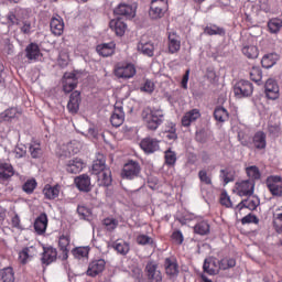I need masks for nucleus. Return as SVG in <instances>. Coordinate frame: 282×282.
<instances>
[{"mask_svg":"<svg viewBox=\"0 0 282 282\" xmlns=\"http://www.w3.org/2000/svg\"><path fill=\"white\" fill-rule=\"evenodd\" d=\"M142 119L149 131H158L160 126L164 122V110L148 107L142 111Z\"/></svg>","mask_w":282,"mask_h":282,"instance_id":"nucleus-1","label":"nucleus"},{"mask_svg":"<svg viewBox=\"0 0 282 282\" xmlns=\"http://www.w3.org/2000/svg\"><path fill=\"white\" fill-rule=\"evenodd\" d=\"M238 140L242 147H248L250 149L252 145L258 151H263L268 147V135L263 131H257L252 137V142L243 132H238Z\"/></svg>","mask_w":282,"mask_h":282,"instance_id":"nucleus-2","label":"nucleus"},{"mask_svg":"<svg viewBox=\"0 0 282 282\" xmlns=\"http://www.w3.org/2000/svg\"><path fill=\"white\" fill-rule=\"evenodd\" d=\"M7 21L10 26L18 25L22 34L30 35L34 32V23L30 19L20 18L19 14L14 12H9L7 14Z\"/></svg>","mask_w":282,"mask_h":282,"instance_id":"nucleus-3","label":"nucleus"},{"mask_svg":"<svg viewBox=\"0 0 282 282\" xmlns=\"http://www.w3.org/2000/svg\"><path fill=\"white\" fill-rule=\"evenodd\" d=\"M135 74V65H133L132 63L120 62L115 66V76L117 78H123L124 80H129V78H133Z\"/></svg>","mask_w":282,"mask_h":282,"instance_id":"nucleus-4","label":"nucleus"},{"mask_svg":"<svg viewBox=\"0 0 282 282\" xmlns=\"http://www.w3.org/2000/svg\"><path fill=\"white\" fill-rule=\"evenodd\" d=\"M252 94H254V85L249 80H239L234 86V95L236 98H250Z\"/></svg>","mask_w":282,"mask_h":282,"instance_id":"nucleus-5","label":"nucleus"},{"mask_svg":"<svg viewBox=\"0 0 282 282\" xmlns=\"http://www.w3.org/2000/svg\"><path fill=\"white\" fill-rule=\"evenodd\" d=\"M142 172V167L138 161L130 160L123 165L121 171L122 180H135L140 177V173Z\"/></svg>","mask_w":282,"mask_h":282,"instance_id":"nucleus-6","label":"nucleus"},{"mask_svg":"<svg viewBox=\"0 0 282 282\" xmlns=\"http://www.w3.org/2000/svg\"><path fill=\"white\" fill-rule=\"evenodd\" d=\"M140 149L145 153V155H153L160 149V140L152 137L143 138L140 141Z\"/></svg>","mask_w":282,"mask_h":282,"instance_id":"nucleus-7","label":"nucleus"},{"mask_svg":"<svg viewBox=\"0 0 282 282\" xmlns=\"http://www.w3.org/2000/svg\"><path fill=\"white\" fill-rule=\"evenodd\" d=\"M236 191L239 197H252L254 195V181L245 180L236 183Z\"/></svg>","mask_w":282,"mask_h":282,"instance_id":"nucleus-8","label":"nucleus"},{"mask_svg":"<svg viewBox=\"0 0 282 282\" xmlns=\"http://www.w3.org/2000/svg\"><path fill=\"white\" fill-rule=\"evenodd\" d=\"M105 268H107V261L105 259L99 258L89 262L88 269L86 271L87 276H98L105 272Z\"/></svg>","mask_w":282,"mask_h":282,"instance_id":"nucleus-9","label":"nucleus"},{"mask_svg":"<svg viewBox=\"0 0 282 282\" xmlns=\"http://www.w3.org/2000/svg\"><path fill=\"white\" fill-rule=\"evenodd\" d=\"M267 186L271 195L274 197H282V177L281 176H269L267 178Z\"/></svg>","mask_w":282,"mask_h":282,"instance_id":"nucleus-10","label":"nucleus"},{"mask_svg":"<svg viewBox=\"0 0 282 282\" xmlns=\"http://www.w3.org/2000/svg\"><path fill=\"white\" fill-rule=\"evenodd\" d=\"M145 274L149 282H162V271L158 269V263L150 261L145 265Z\"/></svg>","mask_w":282,"mask_h":282,"instance_id":"nucleus-11","label":"nucleus"},{"mask_svg":"<svg viewBox=\"0 0 282 282\" xmlns=\"http://www.w3.org/2000/svg\"><path fill=\"white\" fill-rule=\"evenodd\" d=\"M164 269L169 279H177L180 274V264H177V260H175V258H165Z\"/></svg>","mask_w":282,"mask_h":282,"instance_id":"nucleus-12","label":"nucleus"},{"mask_svg":"<svg viewBox=\"0 0 282 282\" xmlns=\"http://www.w3.org/2000/svg\"><path fill=\"white\" fill-rule=\"evenodd\" d=\"M78 86L76 73H65L63 76V89L65 94H70Z\"/></svg>","mask_w":282,"mask_h":282,"instance_id":"nucleus-13","label":"nucleus"},{"mask_svg":"<svg viewBox=\"0 0 282 282\" xmlns=\"http://www.w3.org/2000/svg\"><path fill=\"white\" fill-rule=\"evenodd\" d=\"M264 91L269 100H276L280 96L279 84L276 83V80L272 78L268 79L264 85Z\"/></svg>","mask_w":282,"mask_h":282,"instance_id":"nucleus-14","label":"nucleus"},{"mask_svg":"<svg viewBox=\"0 0 282 282\" xmlns=\"http://www.w3.org/2000/svg\"><path fill=\"white\" fill-rule=\"evenodd\" d=\"M25 56L28 61H31V63H36V61H39V58L43 56L39 44L34 42H31L30 44H28L25 47Z\"/></svg>","mask_w":282,"mask_h":282,"instance_id":"nucleus-15","label":"nucleus"},{"mask_svg":"<svg viewBox=\"0 0 282 282\" xmlns=\"http://www.w3.org/2000/svg\"><path fill=\"white\" fill-rule=\"evenodd\" d=\"M50 28L52 34L54 36H62L63 32H65V22L61 15H55L51 19Z\"/></svg>","mask_w":282,"mask_h":282,"instance_id":"nucleus-16","label":"nucleus"},{"mask_svg":"<svg viewBox=\"0 0 282 282\" xmlns=\"http://www.w3.org/2000/svg\"><path fill=\"white\" fill-rule=\"evenodd\" d=\"M113 14H117V17H126V19H133L135 17V7L121 3L113 10Z\"/></svg>","mask_w":282,"mask_h":282,"instance_id":"nucleus-17","label":"nucleus"},{"mask_svg":"<svg viewBox=\"0 0 282 282\" xmlns=\"http://www.w3.org/2000/svg\"><path fill=\"white\" fill-rule=\"evenodd\" d=\"M182 48V40L180 35L175 32L169 33L167 36V50L170 54H177V52Z\"/></svg>","mask_w":282,"mask_h":282,"instance_id":"nucleus-18","label":"nucleus"},{"mask_svg":"<svg viewBox=\"0 0 282 282\" xmlns=\"http://www.w3.org/2000/svg\"><path fill=\"white\" fill-rule=\"evenodd\" d=\"M76 187L82 193H89L91 191V178L87 174H82L74 180Z\"/></svg>","mask_w":282,"mask_h":282,"instance_id":"nucleus-19","label":"nucleus"},{"mask_svg":"<svg viewBox=\"0 0 282 282\" xmlns=\"http://www.w3.org/2000/svg\"><path fill=\"white\" fill-rule=\"evenodd\" d=\"M67 109L69 113H78V110L80 109V91L75 90L70 94L69 100L67 104Z\"/></svg>","mask_w":282,"mask_h":282,"instance_id":"nucleus-20","label":"nucleus"},{"mask_svg":"<svg viewBox=\"0 0 282 282\" xmlns=\"http://www.w3.org/2000/svg\"><path fill=\"white\" fill-rule=\"evenodd\" d=\"M96 52L99 54V56H102L104 58H108V56H113L116 52V43H101L96 46Z\"/></svg>","mask_w":282,"mask_h":282,"instance_id":"nucleus-21","label":"nucleus"},{"mask_svg":"<svg viewBox=\"0 0 282 282\" xmlns=\"http://www.w3.org/2000/svg\"><path fill=\"white\" fill-rule=\"evenodd\" d=\"M69 243H72L69 236L62 235L59 237L58 248L62 252V261H67V259H69Z\"/></svg>","mask_w":282,"mask_h":282,"instance_id":"nucleus-22","label":"nucleus"},{"mask_svg":"<svg viewBox=\"0 0 282 282\" xmlns=\"http://www.w3.org/2000/svg\"><path fill=\"white\" fill-rule=\"evenodd\" d=\"M36 256V248L33 246L25 247L19 252V261L22 265H26L28 262Z\"/></svg>","mask_w":282,"mask_h":282,"instance_id":"nucleus-23","label":"nucleus"},{"mask_svg":"<svg viewBox=\"0 0 282 282\" xmlns=\"http://www.w3.org/2000/svg\"><path fill=\"white\" fill-rule=\"evenodd\" d=\"M105 171H109V167H107V159H105L102 154H97V159L93 162V174L99 175Z\"/></svg>","mask_w":282,"mask_h":282,"instance_id":"nucleus-24","label":"nucleus"},{"mask_svg":"<svg viewBox=\"0 0 282 282\" xmlns=\"http://www.w3.org/2000/svg\"><path fill=\"white\" fill-rule=\"evenodd\" d=\"M47 223H48L47 214L45 213L40 214L33 225L36 235H45V231L47 230Z\"/></svg>","mask_w":282,"mask_h":282,"instance_id":"nucleus-25","label":"nucleus"},{"mask_svg":"<svg viewBox=\"0 0 282 282\" xmlns=\"http://www.w3.org/2000/svg\"><path fill=\"white\" fill-rule=\"evenodd\" d=\"M109 28L117 36H124V33L127 32V23L120 18L111 20L109 22Z\"/></svg>","mask_w":282,"mask_h":282,"instance_id":"nucleus-26","label":"nucleus"},{"mask_svg":"<svg viewBox=\"0 0 282 282\" xmlns=\"http://www.w3.org/2000/svg\"><path fill=\"white\" fill-rule=\"evenodd\" d=\"M83 169H85V163L82 161V159L75 158L66 163L67 173H72L73 175L80 173Z\"/></svg>","mask_w":282,"mask_h":282,"instance_id":"nucleus-27","label":"nucleus"},{"mask_svg":"<svg viewBox=\"0 0 282 282\" xmlns=\"http://www.w3.org/2000/svg\"><path fill=\"white\" fill-rule=\"evenodd\" d=\"M56 257H58V251H56V248L46 247L44 248L41 260L44 265H50L56 261Z\"/></svg>","mask_w":282,"mask_h":282,"instance_id":"nucleus-28","label":"nucleus"},{"mask_svg":"<svg viewBox=\"0 0 282 282\" xmlns=\"http://www.w3.org/2000/svg\"><path fill=\"white\" fill-rule=\"evenodd\" d=\"M110 122L112 127H116L117 129L118 127H122L124 123V110L122 107H115V110L110 117Z\"/></svg>","mask_w":282,"mask_h":282,"instance_id":"nucleus-29","label":"nucleus"},{"mask_svg":"<svg viewBox=\"0 0 282 282\" xmlns=\"http://www.w3.org/2000/svg\"><path fill=\"white\" fill-rule=\"evenodd\" d=\"M137 48L138 52L149 58L153 57L155 54V44H153V42H139Z\"/></svg>","mask_w":282,"mask_h":282,"instance_id":"nucleus-30","label":"nucleus"},{"mask_svg":"<svg viewBox=\"0 0 282 282\" xmlns=\"http://www.w3.org/2000/svg\"><path fill=\"white\" fill-rule=\"evenodd\" d=\"M200 117H202V113L199 112L198 109H192L183 116L181 122L183 127H191V124H193V122H196L197 119Z\"/></svg>","mask_w":282,"mask_h":282,"instance_id":"nucleus-31","label":"nucleus"},{"mask_svg":"<svg viewBox=\"0 0 282 282\" xmlns=\"http://www.w3.org/2000/svg\"><path fill=\"white\" fill-rule=\"evenodd\" d=\"M43 195L46 199H56L61 195V185L46 184L43 188Z\"/></svg>","mask_w":282,"mask_h":282,"instance_id":"nucleus-32","label":"nucleus"},{"mask_svg":"<svg viewBox=\"0 0 282 282\" xmlns=\"http://www.w3.org/2000/svg\"><path fill=\"white\" fill-rule=\"evenodd\" d=\"M203 270L206 274H209V276H215V274L219 272V270H217V262L213 258L204 260Z\"/></svg>","mask_w":282,"mask_h":282,"instance_id":"nucleus-33","label":"nucleus"},{"mask_svg":"<svg viewBox=\"0 0 282 282\" xmlns=\"http://www.w3.org/2000/svg\"><path fill=\"white\" fill-rule=\"evenodd\" d=\"M164 164L169 166V169H173L175 164H177V152L173 151V149L169 148L164 151Z\"/></svg>","mask_w":282,"mask_h":282,"instance_id":"nucleus-34","label":"nucleus"},{"mask_svg":"<svg viewBox=\"0 0 282 282\" xmlns=\"http://www.w3.org/2000/svg\"><path fill=\"white\" fill-rule=\"evenodd\" d=\"M14 175V167L12 164L0 160V177H3V180H9V177H12Z\"/></svg>","mask_w":282,"mask_h":282,"instance_id":"nucleus-35","label":"nucleus"},{"mask_svg":"<svg viewBox=\"0 0 282 282\" xmlns=\"http://www.w3.org/2000/svg\"><path fill=\"white\" fill-rule=\"evenodd\" d=\"M18 113L19 109L15 107L8 108L0 112V122H12V120H15Z\"/></svg>","mask_w":282,"mask_h":282,"instance_id":"nucleus-36","label":"nucleus"},{"mask_svg":"<svg viewBox=\"0 0 282 282\" xmlns=\"http://www.w3.org/2000/svg\"><path fill=\"white\" fill-rule=\"evenodd\" d=\"M97 180L99 186H111V182H113V180L111 178V170H104V172L97 174Z\"/></svg>","mask_w":282,"mask_h":282,"instance_id":"nucleus-37","label":"nucleus"},{"mask_svg":"<svg viewBox=\"0 0 282 282\" xmlns=\"http://www.w3.org/2000/svg\"><path fill=\"white\" fill-rule=\"evenodd\" d=\"M214 118L216 122H227L230 118L228 110L221 106H218L214 110Z\"/></svg>","mask_w":282,"mask_h":282,"instance_id":"nucleus-38","label":"nucleus"},{"mask_svg":"<svg viewBox=\"0 0 282 282\" xmlns=\"http://www.w3.org/2000/svg\"><path fill=\"white\" fill-rule=\"evenodd\" d=\"M204 32L208 36H226V29L217 26L216 24H210L209 26H206Z\"/></svg>","mask_w":282,"mask_h":282,"instance_id":"nucleus-39","label":"nucleus"},{"mask_svg":"<svg viewBox=\"0 0 282 282\" xmlns=\"http://www.w3.org/2000/svg\"><path fill=\"white\" fill-rule=\"evenodd\" d=\"M0 282H14V269L12 267L0 269Z\"/></svg>","mask_w":282,"mask_h":282,"instance_id":"nucleus-40","label":"nucleus"},{"mask_svg":"<svg viewBox=\"0 0 282 282\" xmlns=\"http://www.w3.org/2000/svg\"><path fill=\"white\" fill-rule=\"evenodd\" d=\"M29 152L33 160H39L43 156V149H41V143L37 141H32L29 147Z\"/></svg>","mask_w":282,"mask_h":282,"instance_id":"nucleus-41","label":"nucleus"},{"mask_svg":"<svg viewBox=\"0 0 282 282\" xmlns=\"http://www.w3.org/2000/svg\"><path fill=\"white\" fill-rule=\"evenodd\" d=\"M162 6L163 4H151L150 11H149L151 19L158 20L164 17V10L166 9V7H162Z\"/></svg>","mask_w":282,"mask_h":282,"instance_id":"nucleus-42","label":"nucleus"},{"mask_svg":"<svg viewBox=\"0 0 282 282\" xmlns=\"http://www.w3.org/2000/svg\"><path fill=\"white\" fill-rule=\"evenodd\" d=\"M270 34H279L282 28V20L280 18H272L268 21Z\"/></svg>","mask_w":282,"mask_h":282,"instance_id":"nucleus-43","label":"nucleus"},{"mask_svg":"<svg viewBox=\"0 0 282 282\" xmlns=\"http://www.w3.org/2000/svg\"><path fill=\"white\" fill-rule=\"evenodd\" d=\"M261 65L264 69H270L276 65V54L270 53L262 57Z\"/></svg>","mask_w":282,"mask_h":282,"instance_id":"nucleus-44","label":"nucleus"},{"mask_svg":"<svg viewBox=\"0 0 282 282\" xmlns=\"http://www.w3.org/2000/svg\"><path fill=\"white\" fill-rule=\"evenodd\" d=\"M194 232L196 235H208L210 232V225L206 220H200L194 226Z\"/></svg>","mask_w":282,"mask_h":282,"instance_id":"nucleus-45","label":"nucleus"},{"mask_svg":"<svg viewBox=\"0 0 282 282\" xmlns=\"http://www.w3.org/2000/svg\"><path fill=\"white\" fill-rule=\"evenodd\" d=\"M242 54L250 59L259 58V48L254 45H247L242 47Z\"/></svg>","mask_w":282,"mask_h":282,"instance_id":"nucleus-46","label":"nucleus"},{"mask_svg":"<svg viewBox=\"0 0 282 282\" xmlns=\"http://www.w3.org/2000/svg\"><path fill=\"white\" fill-rule=\"evenodd\" d=\"M89 250V247H76L72 250V254L75 259H87Z\"/></svg>","mask_w":282,"mask_h":282,"instance_id":"nucleus-47","label":"nucleus"},{"mask_svg":"<svg viewBox=\"0 0 282 282\" xmlns=\"http://www.w3.org/2000/svg\"><path fill=\"white\" fill-rule=\"evenodd\" d=\"M113 248L119 254H122L123 257L129 254L130 246L123 240L115 241Z\"/></svg>","mask_w":282,"mask_h":282,"instance_id":"nucleus-48","label":"nucleus"},{"mask_svg":"<svg viewBox=\"0 0 282 282\" xmlns=\"http://www.w3.org/2000/svg\"><path fill=\"white\" fill-rule=\"evenodd\" d=\"M273 226L276 232H282V207L276 208L273 214Z\"/></svg>","mask_w":282,"mask_h":282,"instance_id":"nucleus-49","label":"nucleus"},{"mask_svg":"<svg viewBox=\"0 0 282 282\" xmlns=\"http://www.w3.org/2000/svg\"><path fill=\"white\" fill-rule=\"evenodd\" d=\"M237 265V260L235 258H223L218 261L219 270H230V268H235Z\"/></svg>","mask_w":282,"mask_h":282,"instance_id":"nucleus-50","label":"nucleus"},{"mask_svg":"<svg viewBox=\"0 0 282 282\" xmlns=\"http://www.w3.org/2000/svg\"><path fill=\"white\" fill-rule=\"evenodd\" d=\"M77 214L80 219H84L85 221H91V210L88 207H85L83 205H79L77 207Z\"/></svg>","mask_w":282,"mask_h":282,"instance_id":"nucleus-51","label":"nucleus"},{"mask_svg":"<svg viewBox=\"0 0 282 282\" xmlns=\"http://www.w3.org/2000/svg\"><path fill=\"white\" fill-rule=\"evenodd\" d=\"M137 243L138 246H153V243H155V241L153 240V238L149 235L145 234H140L137 236Z\"/></svg>","mask_w":282,"mask_h":282,"instance_id":"nucleus-52","label":"nucleus"},{"mask_svg":"<svg viewBox=\"0 0 282 282\" xmlns=\"http://www.w3.org/2000/svg\"><path fill=\"white\" fill-rule=\"evenodd\" d=\"M246 173L248 177L252 180V182H254V180H261V171H259V167L257 165H251L247 167Z\"/></svg>","mask_w":282,"mask_h":282,"instance_id":"nucleus-53","label":"nucleus"},{"mask_svg":"<svg viewBox=\"0 0 282 282\" xmlns=\"http://www.w3.org/2000/svg\"><path fill=\"white\" fill-rule=\"evenodd\" d=\"M36 186H37L36 180L31 178L23 184L22 191H24L26 195H32V193H34V191L36 189Z\"/></svg>","mask_w":282,"mask_h":282,"instance_id":"nucleus-54","label":"nucleus"},{"mask_svg":"<svg viewBox=\"0 0 282 282\" xmlns=\"http://www.w3.org/2000/svg\"><path fill=\"white\" fill-rule=\"evenodd\" d=\"M102 225L108 232H113L118 228V220L116 218H105Z\"/></svg>","mask_w":282,"mask_h":282,"instance_id":"nucleus-55","label":"nucleus"},{"mask_svg":"<svg viewBox=\"0 0 282 282\" xmlns=\"http://www.w3.org/2000/svg\"><path fill=\"white\" fill-rule=\"evenodd\" d=\"M268 131L272 138L281 135V123H269Z\"/></svg>","mask_w":282,"mask_h":282,"instance_id":"nucleus-56","label":"nucleus"},{"mask_svg":"<svg viewBox=\"0 0 282 282\" xmlns=\"http://www.w3.org/2000/svg\"><path fill=\"white\" fill-rule=\"evenodd\" d=\"M261 78H263V73L260 67H252L250 70V79L253 83H260Z\"/></svg>","mask_w":282,"mask_h":282,"instance_id":"nucleus-57","label":"nucleus"},{"mask_svg":"<svg viewBox=\"0 0 282 282\" xmlns=\"http://www.w3.org/2000/svg\"><path fill=\"white\" fill-rule=\"evenodd\" d=\"M245 202L247 204L248 210H257V207L259 206V204H261V200L259 199V197L246 198Z\"/></svg>","mask_w":282,"mask_h":282,"instance_id":"nucleus-58","label":"nucleus"},{"mask_svg":"<svg viewBox=\"0 0 282 282\" xmlns=\"http://www.w3.org/2000/svg\"><path fill=\"white\" fill-rule=\"evenodd\" d=\"M140 89L145 94H153V91L155 90V84H153L151 79H147Z\"/></svg>","mask_w":282,"mask_h":282,"instance_id":"nucleus-59","label":"nucleus"},{"mask_svg":"<svg viewBox=\"0 0 282 282\" xmlns=\"http://www.w3.org/2000/svg\"><path fill=\"white\" fill-rule=\"evenodd\" d=\"M198 178L203 184H207V186H210V184H213V180L210 178V176H208V172H206V170H200L198 172Z\"/></svg>","mask_w":282,"mask_h":282,"instance_id":"nucleus-60","label":"nucleus"},{"mask_svg":"<svg viewBox=\"0 0 282 282\" xmlns=\"http://www.w3.org/2000/svg\"><path fill=\"white\" fill-rule=\"evenodd\" d=\"M220 204L221 206H226V208H232V200H230V196L227 192H223L220 195Z\"/></svg>","mask_w":282,"mask_h":282,"instance_id":"nucleus-61","label":"nucleus"},{"mask_svg":"<svg viewBox=\"0 0 282 282\" xmlns=\"http://www.w3.org/2000/svg\"><path fill=\"white\" fill-rule=\"evenodd\" d=\"M172 239L175 243L182 246L184 243V234H182V230H175L172 234Z\"/></svg>","mask_w":282,"mask_h":282,"instance_id":"nucleus-62","label":"nucleus"},{"mask_svg":"<svg viewBox=\"0 0 282 282\" xmlns=\"http://www.w3.org/2000/svg\"><path fill=\"white\" fill-rule=\"evenodd\" d=\"M241 224H259V218L256 215L248 214L247 216L242 217Z\"/></svg>","mask_w":282,"mask_h":282,"instance_id":"nucleus-63","label":"nucleus"},{"mask_svg":"<svg viewBox=\"0 0 282 282\" xmlns=\"http://www.w3.org/2000/svg\"><path fill=\"white\" fill-rule=\"evenodd\" d=\"M57 63L59 67H67L69 65V56L67 54H59Z\"/></svg>","mask_w":282,"mask_h":282,"instance_id":"nucleus-64","label":"nucleus"}]
</instances>
